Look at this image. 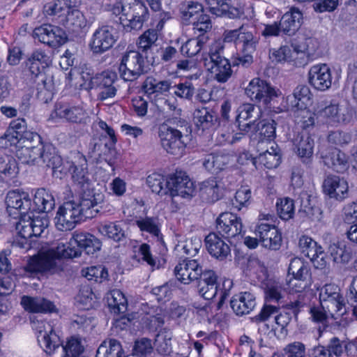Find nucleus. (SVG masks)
<instances>
[{
	"label": "nucleus",
	"instance_id": "obj_1",
	"mask_svg": "<svg viewBox=\"0 0 357 357\" xmlns=\"http://www.w3.org/2000/svg\"><path fill=\"white\" fill-rule=\"evenodd\" d=\"M102 243L93 234L76 231L73 232L67 245L57 242L46 245L38 253L30 258L26 267L17 270L22 277H33L36 273H54L57 271V261L61 258H75L84 250L87 255H93L101 249Z\"/></svg>",
	"mask_w": 357,
	"mask_h": 357
},
{
	"label": "nucleus",
	"instance_id": "obj_2",
	"mask_svg": "<svg viewBox=\"0 0 357 357\" xmlns=\"http://www.w3.org/2000/svg\"><path fill=\"white\" fill-rule=\"evenodd\" d=\"M73 181L82 190V193L78 200L64 202L59 207L54 218V224L56 229L62 231L73 229L83 218L95 217L100 212V205L105 199L102 192L93 189L83 167L80 171L75 168Z\"/></svg>",
	"mask_w": 357,
	"mask_h": 357
},
{
	"label": "nucleus",
	"instance_id": "obj_3",
	"mask_svg": "<svg viewBox=\"0 0 357 357\" xmlns=\"http://www.w3.org/2000/svg\"><path fill=\"white\" fill-rule=\"evenodd\" d=\"M6 211L10 217L20 218L16 224L18 235L27 240L31 236H39L47 229L49 220L45 215L30 214L31 196L21 189L10 190L6 197Z\"/></svg>",
	"mask_w": 357,
	"mask_h": 357
},
{
	"label": "nucleus",
	"instance_id": "obj_4",
	"mask_svg": "<svg viewBox=\"0 0 357 357\" xmlns=\"http://www.w3.org/2000/svg\"><path fill=\"white\" fill-rule=\"evenodd\" d=\"M254 28L250 24H243L233 30L225 31L223 39H218L210 45L208 54L203 57L204 66L211 68V63L220 59H225L220 55L224 43H233L237 51V64L243 66L252 62V54L255 52L257 40L253 36Z\"/></svg>",
	"mask_w": 357,
	"mask_h": 357
},
{
	"label": "nucleus",
	"instance_id": "obj_5",
	"mask_svg": "<svg viewBox=\"0 0 357 357\" xmlns=\"http://www.w3.org/2000/svg\"><path fill=\"white\" fill-rule=\"evenodd\" d=\"M81 0H54L46 3L43 10L46 15L63 24L73 32H79L87 26L88 22L79 10Z\"/></svg>",
	"mask_w": 357,
	"mask_h": 357
},
{
	"label": "nucleus",
	"instance_id": "obj_6",
	"mask_svg": "<svg viewBox=\"0 0 357 357\" xmlns=\"http://www.w3.org/2000/svg\"><path fill=\"white\" fill-rule=\"evenodd\" d=\"M109 10L118 17L127 32L141 29L149 18V10L140 0H121L111 6Z\"/></svg>",
	"mask_w": 357,
	"mask_h": 357
},
{
	"label": "nucleus",
	"instance_id": "obj_7",
	"mask_svg": "<svg viewBox=\"0 0 357 357\" xmlns=\"http://www.w3.org/2000/svg\"><path fill=\"white\" fill-rule=\"evenodd\" d=\"M142 88L149 99L155 102L171 89L176 97L183 99H190L194 94L193 85L188 81L172 86V82L169 80L159 81L152 77H149L145 79Z\"/></svg>",
	"mask_w": 357,
	"mask_h": 357
},
{
	"label": "nucleus",
	"instance_id": "obj_8",
	"mask_svg": "<svg viewBox=\"0 0 357 357\" xmlns=\"http://www.w3.org/2000/svg\"><path fill=\"white\" fill-rule=\"evenodd\" d=\"M319 115L327 124L337 126L354 121L356 112L346 102L332 100L329 102L319 103Z\"/></svg>",
	"mask_w": 357,
	"mask_h": 357
},
{
	"label": "nucleus",
	"instance_id": "obj_9",
	"mask_svg": "<svg viewBox=\"0 0 357 357\" xmlns=\"http://www.w3.org/2000/svg\"><path fill=\"white\" fill-rule=\"evenodd\" d=\"M89 119V113L83 102L75 104L58 102L55 103L49 116V121L54 123L66 121L79 124L85 123Z\"/></svg>",
	"mask_w": 357,
	"mask_h": 357
},
{
	"label": "nucleus",
	"instance_id": "obj_10",
	"mask_svg": "<svg viewBox=\"0 0 357 357\" xmlns=\"http://www.w3.org/2000/svg\"><path fill=\"white\" fill-rule=\"evenodd\" d=\"M180 13L183 23L192 24L195 33L204 34L212 27L210 17L204 13L203 6L199 2L192 1L182 4Z\"/></svg>",
	"mask_w": 357,
	"mask_h": 357
},
{
	"label": "nucleus",
	"instance_id": "obj_11",
	"mask_svg": "<svg viewBox=\"0 0 357 357\" xmlns=\"http://www.w3.org/2000/svg\"><path fill=\"white\" fill-rule=\"evenodd\" d=\"M307 45L306 42L293 43L270 51V59L275 63H288L294 66H302L306 63Z\"/></svg>",
	"mask_w": 357,
	"mask_h": 357
},
{
	"label": "nucleus",
	"instance_id": "obj_12",
	"mask_svg": "<svg viewBox=\"0 0 357 357\" xmlns=\"http://www.w3.org/2000/svg\"><path fill=\"white\" fill-rule=\"evenodd\" d=\"M83 83L80 86L85 89L90 90L97 88L100 90L98 98L106 100L116 95V89L114 86L116 75L113 73L103 72L101 74L91 76L89 73L83 72L81 74Z\"/></svg>",
	"mask_w": 357,
	"mask_h": 357
},
{
	"label": "nucleus",
	"instance_id": "obj_13",
	"mask_svg": "<svg viewBox=\"0 0 357 357\" xmlns=\"http://www.w3.org/2000/svg\"><path fill=\"white\" fill-rule=\"evenodd\" d=\"M319 302L326 306L331 317L337 319L347 312L344 297L335 283L326 284L319 289Z\"/></svg>",
	"mask_w": 357,
	"mask_h": 357
},
{
	"label": "nucleus",
	"instance_id": "obj_14",
	"mask_svg": "<svg viewBox=\"0 0 357 357\" xmlns=\"http://www.w3.org/2000/svg\"><path fill=\"white\" fill-rule=\"evenodd\" d=\"M43 148L44 151L41 152L40 158L46 163L47 166L52 169L53 175L54 176L62 178L63 175H65L70 168H73V175L75 168H78L79 171H80L81 168L83 167L85 169L87 178H89L87 172V163L84 157H79V166H72L68 162H63L61 156L55 152L54 147L51 144L45 145Z\"/></svg>",
	"mask_w": 357,
	"mask_h": 357
},
{
	"label": "nucleus",
	"instance_id": "obj_15",
	"mask_svg": "<svg viewBox=\"0 0 357 357\" xmlns=\"http://www.w3.org/2000/svg\"><path fill=\"white\" fill-rule=\"evenodd\" d=\"M51 63L50 58L43 52L36 51L26 63L33 76L41 77L40 82L47 91H52L54 89L52 73L50 68Z\"/></svg>",
	"mask_w": 357,
	"mask_h": 357
},
{
	"label": "nucleus",
	"instance_id": "obj_16",
	"mask_svg": "<svg viewBox=\"0 0 357 357\" xmlns=\"http://www.w3.org/2000/svg\"><path fill=\"white\" fill-rule=\"evenodd\" d=\"M158 136L163 149L169 154L181 157L185 153L186 142L182 132L177 129L162 126Z\"/></svg>",
	"mask_w": 357,
	"mask_h": 357
},
{
	"label": "nucleus",
	"instance_id": "obj_17",
	"mask_svg": "<svg viewBox=\"0 0 357 357\" xmlns=\"http://www.w3.org/2000/svg\"><path fill=\"white\" fill-rule=\"evenodd\" d=\"M144 64V57L139 52L127 51L122 56L119 67L120 76L125 81H134L143 73Z\"/></svg>",
	"mask_w": 357,
	"mask_h": 357
},
{
	"label": "nucleus",
	"instance_id": "obj_18",
	"mask_svg": "<svg viewBox=\"0 0 357 357\" xmlns=\"http://www.w3.org/2000/svg\"><path fill=\"white\" fill-rule=\"evenodd\" d=\"M32 328L36 331L38 344L46 353L51 354L60 346V338L50 323L44 321H33Z\"/></svg>",
	"mask_w": 357,
	"mask_h": 357
},
{
	"label": "nucleus",
	"instance_id": "obj_19",
	"mask_svg": "<svg viewBox=\"0 0 357 357\" xmlns=\"http://www.w3.org/2000/svg\"><path fill=\"white\" fill-rule=\"evenodd\" d=\"M34 38L52 47H59L66 43L67 35L61 28L46 24L36 27L33 32Z\"/></svg>",
	"mask_w": 357,
	"mask_h": 357
},
{
	"label": "nucleus",
	"instance_id": "obj_20",
	"mask_svg": "<svg viewBox=\"0 0 357 357\" xmlns=\"http://www.w3.org/2000/svg\"><path fill=\"white\" fill-rule=\"evenodd\" d=\"M307 82L316 91H326L333 83L332 73L326 63H317L312 66L307 72Z\"/></svg>",
	"mask_w": 357,
	"mask_h": 357
},
{
	"label": "nucleus",
	"instance_id": "obj_21",
	"mask_svg": "<svg viewBox=\"0 0 357 357\" xmlns=\"http://www.w3.org/2000/svg\"><path fill=\"white\" fill-rule=\"evenodd\" d=\"M312 105V95L306 86H297L293 95L284 96L280 103L279 111L284 112L289 109H294Z\"/></svg>",
	"mask_w": 357,
	"mask_h": 357
},
{
	"label": "nucleus",
	"instance_id": "obj_22",
	"mask_svg": "<svg viewBox=\"0 0 357 357\" xmlns=\"http://www.w3.org/2000/svg\"><path fill=\"white\" fill-rule=\"evenodd\" d=\"M255 233L264 248L273 250L280 249L282 241V232L275 225L259 223Z\"/></svg>",
	"mask_w": 357,
	"mask_h": 357
},
{
	"label": "nucleus",
	"instance_id": "obj_23",
	"mask_svg": "<svg viewBox=\"0 0 357 357\" xmlns=\"http://www.w3.org/2000/svg\"><path fill=\"white\" fill-rule=\"evenodd\" d=\"M55 199L52 193L45 188H38L34 190L31 197L30 214L33 215V212H36L40 215L37 216L45 215V213L50 212L54 208Z\"/></svg>",
	"mask_w": 357,
	"mask_h": 357
},
{
	"label": "nucleus",
	"instance_id": "obj_24",
	"mask_svg": "<svg viewBox=\"0 0 357 357\" xmlns=\"http://www.w3.org/2000/svg\"><path fill=\"white\" fill-rule=\"evenodd\" d=\"M116 40L113 29L108 26H102L93 33L89 47L93 53L101 54L112 47Z\"/></svg>",
	"mask_w": 357,
	"mask_h": 357
},
{
	"label": "nucleus",
	"instance_id": "obj_25",
	"mask_svg": "<svg viewBox=\"0 0 357 357\" xmlns=\"http://www.w3.org/2000/svg\"><path fill=\"white\" fill-rule=\"evenodd\" d=\"M171 178H173V182L169 186V190L174 192H169L168 196L172 199L175 197L190 199L195 195V185L185 173L176 172L171 174Z\"/></svg>",
	"mask_w": 357,
	"mask_h": 357
},
{
	"label": "nucleus",
	"instance_id": "obj_26",
	"mask_svg": "<svg viewBox=\"0 0 357 357\" xmlns=\"http://www.w3.org/2000/svg\"><path fill=\"white\" fill-rule=\"evenodd\" d=\"M216 227L220 234L227 238L238 236L243 232L241 218L236 214L229 212L221 213L216 220Z\"/></svg>",
	"mask_w": 357,
	"mask_h": 357
},
{
	"label": "nucleus",
	"instance_id": "obj_27",
	"mask_svg": "<svg viewBox=\"0 0 357 357\" xmlns=\"http://www.w3.org/2000/svg\"><path fill=\"white\" fill-rule=\"evenodd\" d=\"M323 192L331 199L343 201L349 195V183L346 178L336 175H328L323 182Z\"/></svg>",
	"mask_w": 357,
	"mask_h": 357
},
{
	"label": "nucleus",
	"instance_id": "obj_28",
	"mask_svg": "<svg viewBox=\"0 0 357 357\" xmlns=\"http://www.w3.org/2000/svg\"><path fill=\"white\" fill-rule=\"evenodd\" d=\"M294 153L304 164L312 162L314 154V142L312 137L305 132H301L291 139Z\"/></svg>",
	"mask_w": 357,
	"mask_h": 357
},
{
	"label": "nucleus",
	"instance_id": "obj_29",
	"mask_svg": "<svg viewBox=\"0 0 357 357\" xmlns=\"http://www.w3.org/2000/svg\"><path fill=\"white\" fill-rule=\"evenodd\" d=\"M261 114V110H257L255 105L252 103L240 105L236 116L239 130L243 133H248L255 128V124L259 120Z\"/></svg>",
	"mask_w": 357,
	"mask_h": 357
},
{
	"label": "nucleus",
	"instance_id": "obj_30",
	"mask_svg": "<svg viewBox=\"0 0 357 357\" xmlns=\"http://www.w3.org/2000/svg\"><path fill=\"white\" fill-rule=\"evenodd\" d=\"M232 284L230 279L223 280L222 288H220V285L199 284V293L206 300L215 299L218 302V307L220 308L229 296Z\"/></svg>",
	"mask_w": 357,
	"mask_h": 357
},
{
	"label": "nucleus",
	"instance_id": "obj_31",
	"mask_svg": "<svg viewBox=\"0 0 357 357\" xmlns=\"http://www.w3.org/2000/svg\"><path fill=\"white\" fill-rule=\"evenodd\" d=\"M26 128V122L22 119H17L11 121L9 128L0 137V147L2 149H11L13 145L21 144L25 142L22 134Z\"/></svg>",
	"mask_w": 357,
	"mask_h": 357
},
{
	"label": "nucleus",
	"instance_id": "obj_32",
	"mask_svg": "<svg viewBox=\"0 0 357 357\" xmlns=\"http://www.w3.org/2000/svg\"><path fill=\"white\" fill-rule=\"evenodd\" d=\"M263 88L256 103L261 105L275 113L281 112L279 111V107L282 98V91L267 81L265 82Z\"/></svg>",
	"mask_w": 357,
	"mask_h": 357
},
{
	"label": "nucleus",
	"instance_id": "obj_33",
	"mask_svg": "<svg viewBox=\"0 0 357 357\" xmlns=\"http://www.w3.org/2000/svg\"><path fill=\"white\" fill-rule=\"evenodd\" d=\"M174 271L178 280L188 284L200 278L202 268L195 259H185L176 265Z\"/></svg>",
	"mask_w": 357,
	"mask_h": 357
},
{
	"label": "nucleus",
	"instance_id": "obj_34",
	"mask_svg": "<svg viewBox=\"0 0 357 357\" xmlns=\"http://www.w3.org/2000/svg\"><path fill=\"white\" fill-rule=\"evenodd\" d=\"M282 162L280 150L277 145H272L265 151L252 158V164L257 169L277 168Z\"/></svg>",
	"mask_w": 357,
	"mask_h": 357
},
{
	"label": "nucleus",
	"instance_id": "obj_35",
	"mask_svg": "<svg viewBox=\"0 0 357 357\" xmlns=\"http://www.w3.org/2000/svg\"><path fill=\"white\" fill-rule=\"evenodd\" d=\"M276 123L273 120L263 119L255 124V128L248 133L258 139L257 149H261L264 143L271 142L275 137Z\"/></svg>",
	"mask_w": 357,
	"mask_h": 357
},
{
	"label": "nucleus",
	"instance_id": "obj_36",
	"mask_svg": "<svg viewBox=\"0 0 357 357\" xmlns=\"http://www.w3.org/2000/svg\"><path fill=\"white\" fill-rule=\"evenodd\" d=\"M324 164L338 173H343L349 168V160L346 154L337 149H329L321 152Z\"/></svg>",
	"mask_w": 357,
	"mask_h": 357
},
{
	"label": "nucleus",
	"instance_id": "obj_37",
	"mask_svg": "<svg viewBox=\"0 0 357 357\" xmlns=\"http://www.w3.org/2000/svg\"><path fill=\"white\" fill-rule=\"evenodd\" d=\"M205 244L208 253L218 260H224L230 255L229 245L215 233L206 236Z\"/></svg>",
	"mask_w": 357,
	"mask_h": 357
},
{
	"label": "nucleus",
	"instance_id": "obj_38",
	"mask_svg": "<svg viewBox=\"0 0 357 357\" xmlns=\"http://www.w3.org/2000/svg\"><path fill=\"white\" fill-rule=\"evenodd\" d=\"M23 308L31 313H51L56 310L54 303L43 297L24 296L21 298Z\"/></svg>",
	"mask_w": 357,
	"mask_h": 357
},
{
	"label": "nucleus",
	"instance_id": "obj_39",
	"mask_svg": "<svg viewBox=\"0 0 357 357\" xmlns=\"http://www.w3.org/2000/svg\"><path fill=\"white\" fill-rule=\"evenodd\" d=\"M172 182L173 178H171V174L165 176L157 172L149 174L146 180V183L152 192L160 197L168 195L169 192H172L169 190V186Z\"/></svg>",
	"mask_w": 357,
	"mask_h": 357
},
{
	"label": "nucleus",
	"instance_id": "obj_40",
	"mask_svg": "<svg viewBox=\"0 0 357 357\" xmlns=\"http://www.w3.org/2000/svg\"><path fill=\"white\" fill-rule=\"evenodd\" d=\"M10 149L15 151V156L20 162L31 164L40 158L42 147L33 146L30 141L25 139L24 143L13 145Z\"/></svg>",
	"mask_w": 357,
	"mask_h": 357
},
{
	"label": "nucleus",
	"instance_id": "obj_41",
	"mask_svg": "<svg viewBox=\"0 0 357 357\" xmlns=\"http://www.w3.org/2000/svg\"><path fill=\"white\" fill-rule=\"evenodd\" d=\"M292 110L295 123L304 129L312 127L315 123L316 119L320 118L319 104L317 107L312 105Z\"/></svg>",
	"mask_w": 357,
	"mask_h": 357
},
{
	"label": "nucleus",
	"instance_id": "obj_42",
	"mask_svg": "<svg viewBox=\"0 0 357 357\" xmlns=\"http://www.w3.org/2000/svg\"><path fill=\"white\" fill-rule=\"evenodd\" d=\"M255 306V296L250 292H241L234 296L231 300V307L237 315L247 314Z\"/></svg>",
	"mask_w": 357,
	"mask_h": 357
},
{
	"label": "nucleus",
	"instance_id": "obj_43",
	"mask_svg": "<svg viewBox=\"0 0 357 357\" xmlns=\"http://www.w3.org/2000/svg\"><path fill=\"white\" fill-rule=\"evenodd\" d=\"M234 155L224 152L211 153L206 156L203 165L204 168L211 172L218 173L234 160Z\"/></svg>",
	"mask_w": 357,
	"mask_h": 357
},
{
	"label": "nucleus",
	"instance_id": "obj_44",
	"mask_svg": "<svg viewBox=\"0 0 357 357\" xmlns=\"http://www.w3.org/2000/svg\"><path fill=\"white\" fill-rule=\"evenodd\" d=\"M302 18V13L298 9L291 8L281 17L280 24L282 32L287 35L294 34L300 28Z\"/></svg>",
	"mask_w": 357,
	"mask_h": 357
},
{
	"label": "nucleus",
	"instance_id": "obj_45",
	"mask_svg": "<svg viewBox=\"0 0 357 357\" xmlns=\"http://www.w3.org/2000/svg\"><path fill=\"white\" fill-rule=\"evenodd\" d=\"M194 121L202 130H213L215 127L217 116L212 110L207 107L197 108L195 110Z\"/></svg>",
	"mask_w": 357,
	"mask_h": 357
},
{
	"label": "nucleus",
	"instance_id": "obj_46",
	"mask_svg": "<svg viewBox=\"0 0 357 357\" xmlns=\"http://www.w3.org/2000/svg\"><path fill=\"white\" fill-rule=\"evenodd\" d=\"M126 355L121 342L115 339L103 341L96 352V357H125Z\"/></svg>",
	"mask_w": 357,
	"mask_h": 357
},
{
	"label": "nucleus",
	"instance_id": "obj_47",
	"mask_svg": "<svg viewBox=\"0 0 357 357\" xmlns=\"http://www.w3.org/2000/svg\"><path fill=\"white\" fill-rule=\"evenodd\" d=\"M287 278L311 279V271L308 263L300 257L291 259L287 269Z\"/></svg>",
	"mask_w": 357,
	"mask_h": 357
},
{
	"label": "nucleus",
	"instance_id": "obj_48",
	"mask_svg": "<svg viewBox=\"0 0 357 357\" xmlns=\"http://www.w3.org/2000/svg\"><path fill=\"white\" fill-rule=\"evenodd\" d=\"M105 298L112 312L120 314L126 311L128 301L121 291L119 289L111 290L106 294Z\"/></svg>",
	"mask_w": 357,
	"mask_h": 357
},
{
	"label": "nucleus",
	"instance_id": "obj_49",
	"mask_svg": "<svg viewBox=\"0 0 357 357\" xmlns=\"http://www.w3.org/2000/svg\"><path fill=\"white\" fill-rule=\"evenodd\" d=\"M211 67L210 68L208 66H205L208 71L215 74V79L219 82H226L231 75V65L227 59H220L212 62Z\"/></svg>",
	"mask_w": 357,
	"mask_h": 357
},
{
	"label": "nucleus",
	"instance_id": "obj_50",
	"mask_svg": "<svg viewBox=\"0 0 357 357\" xmlns=\"http://www.w3.org/2000/svg\"><path fill=\"white\" fill-rule=\"evenodd\" d=\"M333 260L336 264H347L352 258V251L349 246L343 243L333 244L329 248Z\"/></svg>",
	"mask_w": 357,
	"mask_h": 357
},
{
	"label": "nucleus",
	"instance_id": "obj_51",
	"mask_svg": "<svg viewBox=\"0 0 357 357\" xmlns=\"http://www.w3.org/2000/svg\"><path fill=\"white\" fill-rule=\"evenodd\" d=\"M99 232L114 241H121L126 238L125 231L121 225L115 222H105L98 227Z\"/></svg>",
	"mask_w": 357,
	"mask_h": 357
},
{
	"label": "nucleus",
	"instance_id": "obj_52",
	"mask_svg": "<svg viewBox=\"0 0 357 357\" xmlns=\"http://www.w3.org/2000/svg\"><path fill=\"white\" fill-rule=\"evenodd\" d=\"M276 211L279 218L287 221L292 219L295 215V204L292 199L282 197L277 199Z\"/></svg>",
	"mask_w": 357,
	"mask_h": 357
},
{
	"label": "nucleus",
	"instance_id": "obj_53",
	"mask_svg": "<svg viewBox=\"0 0 357 357\" xmlns=\"http://www.w3.org/2000/svg\"><path fill=\"white\" fill-rule=\"evenodd\" d=\"M96 296L93 293L91 288L89 285L83 286L77 296L75 301L77 307L82 310H89L91 308L96 302Z\"/></svg>",
	"mask_w": 357,
	"mask_h": 357
},
{
	"label": "nucleus",
	"instance_id": "obj_54",
	"mask_svg": "<svg viewBox=\"0 0 357 357\" xmlns=\"http://www.w3.org/2000/svg\"><path fill=\"white\" fill-rule=\"evenodd\" d=\"M200 190L208 196L211 201L215 202L222 196V188L215 178H210L201 183Z\"/></svg>",
	"mask_w": 357,
	"mask_h": 357
},
{
	"label": "nucleus",
	"instance_id": "obj_55",
	"mask_svg": "<svg viewBox=\"0 0 357 357\" xmlns=\"http://www.w3.org/2000/svg\"><path fill=\"white\" fill-rule=\"evenodd\" d=\"M82 275L88 280L101 283L108 280L107 269L102 266H92L82 270Z\"/></svg>",
	"mask_w": 357,
	"mask_h": 357
},
{
	"label": "nucleus",
	"instance_id": "obj_56",
	"mask_svg": "<svg viewBox=\"0 0 357 357\" xmlns=\"http://www.w3.org/2000/svg\"><path fill=\"white\" fill-rule=\"evenodd\" d=\"M132 258L139 263H146L151 267L156 265L155 259L153 257L150 246L146 243H142L139 246L133 247Z\"/></svg>",
	"mask_w": 357,
	"mask_h": 357
},
{
	"label": "nucleus",
	"instance_id": "obj_57",
	"mask_svg": "<svg viewBox=\"0 0 357 357\" xmlns=\"http://www.w3.org/2000/svg\"><path fill=\"white\" fill-rule=\"evenodd\" d=\"M252 191L248 186H241L235 192L232 199L233 206L238 211L247 208L251 203Z\"/></svg>",
	"mask_w": 357,
	"mask_h": 357
},
{
	"label": "nucleus",
	"instance_id": "obj_58",
	"mask_svg": "<svg viewBox=\"0 0 357 357\" xmlns=\"http://www.w3.org/2000/svg\"><path fill=\"white\" fill-rule=\"evenodd\" d=\"M206 38L204 34H200L196 38L188 40L181 46V52L182 54L188 56H193L198 54L202 49L203 45L206 43Z\"/></svg>",
	"mask_w": 357,
	"mask_h": 357
},
{
	"label": "nucleus",
	"instance_id": "obj_59",
	"mask_svg": "<svg viewBox=\"0 0 357 357\" xmlns=\"http://www.w3.org/2000/svg\"><path fill=\"white\" fill-rule=\"evenodd\" d=\"M285 284L282 286L279 282L269 280L264 287L266 298L270 301L279 302L284 292H287Z\"/></svg>",
	"mask_w": 357,
	"mask_h": 357
},
{
	"label": "nucleus",
	"instance_id": "obj_60",
	"mask_svg": "<svg viewBox=\"0 0 357 357\" xmlns=\"http://www.w3.org/2000/svg\"><path fill=\"white\" fill-rule=\"evenodd\" d=\"M285 283V289L289 294L304 292L306 289H310L311 286V279L294 278H287Z\"/></svg>",
	"mask_w": 357,
	"mask_h": 357
},
{
	"label": "nucleus",
	"instance_id": "obj_61",
	"mask_svg": "<svg viewBox=\"0 0 357 357\" xmlns=\"http://www.w3.org/2000/svg\"><path fill=\"white\" fill-rule=\"evenodd\" d=\"M136 225L142 231H146L162 241V238L160 229L155 220L151 218H140L136 220Z\"/></svg>",
	"mask_w": 357,
	"mask_h": 357
},
{
	"label": "nucleus",
	"instance_id": "obj_62",
	"mask_svg": "<svg viewBox=\"0 0 357 357\" xmlns=\"http://www.w3.org/2000/svg\"><path fill=\"white\" fill-rule=\"evenodd\" d=\"M63 348L64 351L63 357H81L84 351L81 340L77 337H70Z\"/></svg>",
	"mask_w": 357,
	"mask_h": 357
},
{
	"label": "nucleus",
	"instance_id": "obj_63",
	"mask_svg": "<svg viewBox=\"0 0 357 357\" xmlns=\"http://www.w3.org/2000/svg\"><path fill=\"white\" fill-rule=\"evenodd\" d=\"M18 173V167L16 161L9 157H0V174L5 178H14Z\"/></svg>",
	"mask_w": 357,
	"mask_h": 357
},
{
	"label": "nucleus",
	"instance_id": "obj_64",
	"mask_svg": "<svg viewBox=\"0 0 357 357\" xmlns=\"http://www.w3.org/2000/svg\"><path fill=\"white\" fill-rule=\"evenodd\" d=\"M246 274L258 282H263L266 278V268L257 259L250 260L248 264Z\"/></svg>",
	"mask_w": 357,
	"mask_h": 357
}]
</instances>
